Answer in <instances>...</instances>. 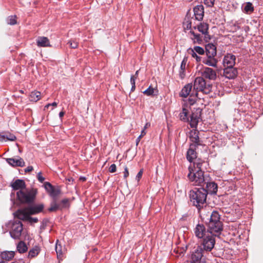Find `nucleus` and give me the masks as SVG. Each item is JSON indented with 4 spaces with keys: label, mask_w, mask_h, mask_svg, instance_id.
Here are the masks:
<instances>
[{
    "label": "nucleus",
    "mask_w": 263,
    "mask_h": 263,
    "mask_svg": "<svg viewBox=\"0 0 263 263\" xmlns=\"http://www.w3.org/2000/svg\"><path fill=\"white\" fill-rule=\"evenodd\" d=\"M207 197V191L203 187L195 188L190 192L191 201L198 209L203 207L205 203Z\"/></svg>",
    "instance_id": "obj_1"
},
{
    "label": "nucleus",
    "mask_w": 263,
    "mask_h": 263,
    "mask_svg": "<svg viewBox=\"0 0 263 263\" xmlns=\"http://www.w3.org/2000/svg\"><path fill=\"white\" fill-rule=\"evenodd\" d=\"M208 227L209 233L213 236L218 235L222 231V224L220 221V215L217 212L213 211L211 213Z\"/></svg>",
    "instance_id": "obj_2"
},
{
    "label": "nucleus",
    "mask_w": 263,
    "mask_h": 263,
    "mask_svg": "<svg viewBox=\"0 0 263 263\" xmlns=\"http://www.w3.org/2000/svg\"><path fill=\"white\" fill-rule=\"evenodd\" d=\"M189 171L187 177L193 184L203 186V184L207 180V177L204 176L203 172L202 170H194L191 165L189 167Z\"/></svg>",
    "instance_id": "obj_3"
},
{
    "label": "nucleus",
    "mask_w": 263,
    "mask_h": 263,
    "mask_svg": "<svg viewBox=\"0 0 263 263\" xmlns=\"http://www.w3.org/2000/svg\"><path fill=\"white\" fill-rule=\"evenodd\" d=\"M36 193L35 189H24L17 192L16 197L21 202L30 203L34 201Z\"/></svg>",
    "instance_id": "obj_4"
},
{
    "label": "nucleus",
    "mask_w": 263,
    "mask_h": 263,
    "mask_svg": "<svg viewBox=\"0 0 263 263\" xmlns=\"http://www.w3.org/2000/svg\"><path fill=\"white\" fill-rule=\"evenodd\" d=\"M192 83L186 84L179 93V96L182 98H186L189 96V102L190 105H193L197 100L198 93L194 89L192 90Z\"/></svg>",
    "instance_id": "obj_5"
},
{
    "label": "nucleus",
    "mask_w": 263,
    "mask_h": 263,
    "mask_svg": "<svg viewBox=\"0 0 263 263\" xmlns=\"http://www.w3.org/2000/svg\"><path fill=\"white\" fill-rule=\"evenodd\" d=\"M193 88L197 93L198 91H201L204 93L208 94L211 90V86L206 84L203 77H198L194 80Z\"/></svg>",
    "instance_id": "obj_6"
},
{
    "label": "nucleus",
    "mask_w": 263,
    "mask_h": 263,
    "mask_svg": "<svg viewBox=\"0 0 263 263\" xmlns=\"http://www.w3.org/2000/svg\"><path fill=\"white\" fill-rule=\"evenodd\" d=\"M204 252L201 246L194 248L191 252V263H205V258L204 256Z\"/></svg>",
    "instance_id": "obj_7"
},
{
    "label": "nucleus",
    "mask_w": 263,
    "mask_h": 263,
    "mask_svg": "<svg viewBox=\"0 0 263 263\" xmlns=\"http://www.w3.org/2000/svg\"><path fill=\"white\" fill-rule=\"evenodd\" d=\"M11 230L9 232L10 236L13 239H19L23 231V224L20 220H15L10 223Z\"/></svg>",
    "instance_id": "obj_8"
},
{
    "label": "nucleus",
    "mask_w": 263,
    "mask_h": 263,
    "mask_svg": "<svg viewBox=\"0 0 263 263\" xmlns=\"http://www.w3.org/2000/svg\"><path fill=\"white\" fill-rule=\"evenodd\" d=\"M215 244V239L214 236L208 234L205 237L203 238V240L200 246H201L204 252H210L213 249Z\"/></svg>",
    "instance_id": "obj_9"
},
{
    "label": "nucleus",
    "mask_w": 263,
    "mask_h": 263,
    "mask_svg": "<svg viewBox=\"0 0 263 263\" xmlns=\"http://www.w3.org/2000/svg\"><path fill=\"white\" fill-rule=\"evenodd\" d=\"M201 110L200 108H197L193 111L190 117V126L191 127H196L201 117Z\"/></svg>",
    "instance_id": "obj_10"
},
{
    "label": "nucleus",
    "mask_w": 263,
    "mask_h": 263,
    "mask_svg": "<svg viewBox=\"0 0 263 263\" xmlns=\"http://www.w3.org/2000/svg\"><path fill=\"white\" fill-rule=\"evenodd\" d=\"M201 74L203 78L210 80H215L217 78V74L215 70L208 67L203 68Z\"/></svg>",
    "instance_id": "obj_11"
},
{
    "label": "nucleus",
    "mask_w": 263,
    "mask_h": 263,
    "mask_svg": "<svg viewBox=\"0 0 263 263\" xmlns=\"http://www.w3.org/2000/svg\"><path fill=\"white\" fill-rule=\"evenodd\" d=\"M197 30L204 35V40L206 42H209L211 40V36L209 34V24L202 22L197 25Z\"/></svg>",
    "instance_id": "obj_12"
},
{
    "label": "nucleus",
    "mask_w": 263,
    "mask_h": 263,
    "mask_svg": "<svg viewBox=\"0 0 263 263\" xmlns=\"http://www.w3.org/2000/svg\"><path fill=\"white\" fill-rule=\"evenodd\" d=\"M194 234L198 238L205 237L208 234H210L208 230L206 231L204 226L203 224H198L194 229Z\"/></svg>",
    "instance_id": "obj_13"
},
{
    "label": "nucleus",
    "mask_w": 263,
    "mask_h": 263,
    "mask_svg": "<svg viewBox=\"0 0 263 263\" xmlns=\"http://www.w3.org/2000/svg\"><path fill=\"white\" fill-rule=\"evenodd\" d=\"M238 74L236 68L233 67H226L223 69V76L227 79H234Z\"/></svg>",
    "instance_id": "obj_14"
},
{
    "label": "nucleus",
    "mask_w": 263,
    "mask_h": 263,
    "mask_svg": "<svg viewBox=\"0 0 263 263\" xmlns=\"http://www.w3.org/2000/svg\"><path fill=\"white\" fill-rule=\"evenodd\" d=\"M236 57L232 53H227L223 59V64L224 67H233L235 64Z\"/></svg>",
    "instance_id": "obj_15"
},
{
    "label": "nucleus",
    "mask_w": 263,
    "mask_h": 263,
    "mask_svg": "<svg viewBox=\"0 0 263 263\" xmlns=\"http://www.w3.org/2000/svg\"><path fill=\"white\" fill-rule=\"evenodd\" d=\"M205 52L208 57H215L217 54L216 47L212 43H209L205 45Z\"/></svg>",
    "instance_id": "obj_16"
},
{
    "label": "nucleus",
    "mask_w": 263,
    "mask_h": 263,
    "mask_svg": "<svg viewBox=\"0 0 263 263\" xmlns=\"http://www.w3.org/2000/svg\"><path fill=\"white\" fill-rule=\"evenodd\" d=\"M208 177H207V180H206V182L203 184L206 185L205 191H207V194L208 193L211 194H216L217 191V185L214 182H209L208 181Z\"/></svg>",
    "instance_id": "obj_17"
},
{
    "label": "nucleus",
    "mask_w": 263,
    "mask_h": 263,
    "mask_svg": "<svg viewBox=\"0 0 263 263\" xmlns=\"http://www.w3.org/2000/svg\"><path fill=\"white\" fill-rule=\"evenodd\" d=\"M195 19L198 21H201L204 16V8L202 5H197L193 9Z\"/></svg>",
    "instance_id": "obj_18"
},
{
    "label": "nucleus",
    "mask_w": 263,
    "mask_h": 263,
    "mask_svg": "<svg viewBox=\"0 0 263 263\" xmlns=\"http://www.w3.org/2000/svg\"><path fill=\"white\" fill-rule=\"evenodd\" d=\"M11 186L14 190H24L26 189V184L23 180L16 179L11 182Z\"/></svg>",
    "instance_id": "obj_19"
},
{
    "label": "nucleus",
    "mask_w": 263,
    "mask_h": 263,
    "mask_svg": "<svg viewBox=\"0 0 263 263\" xmlns=\"http://www.w3.org/2000/svg\"><path fill=\"white\" fill-rule=\"evenodd\" d=\"M189 35H190V39L192 41L193 44H201L202 43V36L200 34L196 33L193 30H191L189 32Z\"/></svg>",
    "instance_id": "obj_20"
},
{
    "label": "nucleus",
    "mask_w": 263,
    "mask_h": 263,
    "mask_svg": "<svg viewBox=\"0 0 263 263\" xmlns=\"http://www.w3.org/2000/svg\"><path fill=\"white\" fill-rule=\"evenodd\" d=\"M7 162L13 166L23 167L25 164L24 160L21 158L18 159L8 158L7 159Z\"/></svg>",
    "instance_id": "obj_21"
},
{
    "label": "nucleus",
    "mask_w": 263,
    "mask_h": 263,
    "mask_svg": "<svg viewBox=\"0 0 263 263\" xmlns=\"http://www.w3.org/2000/svg\"><path fill=\"white\" fill-rule=\"evenodd\" d=\"M202 62L209 66L217 67L218 61L215 57H207L203 58Z\"/></svg>",
    "instance_id": "obj_22"
},
{
    "label": "nucleus",
    "mask_w": 263,
    "mask_h": 263,
    "mask_svg": "<svg viewBox=\"0 0 263 263\" xmlns=\"http://www.w3.org/2000/svg\"><path fill=\"white\" fill-rule=\"evenodd\" d=\"M15 216L18 219L23 220H27L29 215H31L28 212V208L26 210H18L15 214Z\"/></svg>",
    "instance_id": "obj_23"
},
{
    "label": "nucleus",
    "mask_w": 263,
    "mask_h": 263,
    "mask_svg": "<svg viewBox=\"0 0 263 263\" xmlns=\"http://www.w3.org/2000/svg\"><path fill=\"white\" fill-rule=\"evenodd\" d=\"M36 44L39 47H50L48 39L44 36H40L36 40Z\"/></svg>",
    "instance_id": "obj_24"
},
{
    "label": "nucleus",
    "mask_w": 263,
    "mask_h": 263,
    "mask_svg": "<svg viewBox=\"0 0 263 263\" xmlns=\"http://www.w3.org/2000/svg\"><path fill=\"white\" fill-rule=\"evenodd\" d=\"M190 139L196 146L201 144V141L199 139L198 133L196 131H192L190 133Z\"/></svg>",
    "instance_id": "obj_25"
},
{
    "label": "nucleus",
    "mask_w": 263,
    "mask_h": 263,
    "mask_svg": "<svg viewBox=\"0 0 263 263\" xmlns=\"http://www.w3.org/2000/svg\"><path fill=\"white\" fill-rule=\"evenodd\" d=\"M187 62V59L184 58L181 62L180 68L179 72V77L181 79H183L185 77V70L186 67V64Z\"/></svg>",
    "instance_id": "obj_26"
},
{
    "label": "nucleus",
    "mask_w": 263,
    "mask_h": 263,
    "mask_svg": "<svg viewBox=\"0 0 263 263\" xmlns=\"http://www.w3.org/2000/svg\"><path fill=\"white\" fill-rule=\"evenodd\" d=\"M43 208L44 205L43 204H39L33 206H30L28 207V212L31 215L35 214L41 212L43 210Z\"/></svg>",
    "instance_id": "obj_27"
},
{
    "label": "nucleus",
    "mask_w": 263,
    "mask_h": 263,
    "mask_svg": "<svg viewBox=\"0 0 263 263\" xmlns=\"http://www.w3.org/2000/svg\"><path fill=\"white\" fill-rule=\"evenodd\" d=\"M196 158V153L195 151L190 147L186 153V158L190 162H192Z\"/></svg>",
    "instance_id": "obj_28"
},
{
    "label": "nucleus",
    "mask_w": 263,
    "mask_h": 263,
    "mask_svg": "<svg viewBox=\"0 0 263 263\" xmlns=\"http://www.w3.org/2000/svg\"><path fill=\"white\" fill-rule=\"evenodd\" d=\"M16 139V137L11 134L7 133L4 135H0V141L3 142L4 141H14Z\"/></svg>",
    "instance_id": "obj_29"
},
{
    "label": "nucleus",
    "mask_w": 263,
    "mask_h": 263,
    "mask_svg": "<svg viewBox=\"0 0 263 263\" xmlns=\"http://www.w3.org/2000/svg\"><path fill=\"white\" fill-rule=\"evenodd\" d=\"M41 99V93L37 91H34L31 92L29 96L30 101L36 102Z\"/></svg>",
    "instance_id": "obj_30"
},
{
    "label": "nucleus",
    "mask_w": 263,
    "mask_h": 263,
    "mask_svg": "<svg viewBox=\"0 0 263 263\" xmlns=\"http://www.w3.org/2000/svg\"><path fill=\"white\" fill-rule=\"evenodd\" d=\"M143 93L147 96H155L157 95L158 90L150 86Z\"/></svg>",
    "instance_id": "obj_31"
},
{
    "label": "nucleus",
    "mask_w": 263,
    "mask_h": 263,
    "mask_svg": "<svg viewBox=\"0 0 263 263\" xmlns=\"http://www.w3.org/2000/svg\"><path fill=\"white\" fill-rule=\"evenodd\" d=\"M180 119L181 121L184 122L189 121V118L188 117V110L185 108H182V111L179 114Z\"/></svg>",
    "instance_id": "obj_32"
},
{
    "label": "nucleus",
    "mask_w": 263,
    "mask_h": 263,
    "mask_svg": "<svg viewBox=\"0 0 263 263\" xmlns=\"http://www.w3.org/2000/svg\"><path fill=\"white\" fill-rule=\"evenodd\" d=\"M27 249L26 245L23 241H20L17 246V250L21 253H23L26 252Z\"/></svg>",
    "instance_id": "obj_33"
},
{
    "label": "nucleus",
    "mask_w": 263,
    "mask_h": 263,
    "mask_svg": "<svg viewBox=\"0 0 263 263\" xmlns=\"http://www.w3.org/2000/svg\"><path fill=\"white\" fill-rule=\"evenodd\" d=\"M55 249L57 254V257L58 258H60L62 255V246L58 240L57 241Z\"/></svg>",
    "instance_id": "obj_34"
},
{
    "label": "nucleus",
    "mask_w": 263,
    "mask_h": 263,
    "mask_svg": "<svg viewBox=\"0 0 263 263\" xmlns=\"http://www.w3.org/2000/svg\"><path fill=\"white\" fill-rule=\"evenodd\" d=\"M14 257V253L13 252H4L2 253V257L3 259H5L6 260H9L11 259Z\"/></svg>",
    "instance_id": "obj_35"
},
{
    "label": "nucleus",
    "mask_w": 263,
    "mask_h": 263,
    "mask_svg": "<svg viewBox=\"0 0 263 263\" xmlns=\"http://www.w3.org/2000/svg\"><path fill=\"white\" fill-rule=\"evenodd\" d=\"M243 11L245 13L250 14L254 11V8L252 3L247 2L244 7Z\"/></svg>",
    "instance_id": "obj_36"
},
{
    "label": "nucleus",
    "mask_w": 263,
    "mask_h": 263,
    "mask_svg": "<svg viewBox=\"0 0 263 263\" xmlns=\"http://www.w3.org/2000/svg\"><path fill=\"white\" fill-rule=\"evenodd\" d=\"M202 163L203 161L202 160L198 159L194 162L193 165L192 164L190 165H191L194 170L196 169L197 170H201Z\"/></svg>",
    "instance_id": "obj_37"
},
{
    "label": "nucleus",
    "mask_w": 263,
    "mask_h": 263,
    "mask_svg": "<svg viewBox=\"0 0 263 263\" xmlns=\"http://www.w3.org/2000/svg\"><path fill=\"white\" fill-rule=\"evenodd\" d=\"M61 209V205L57 203L55 201H53L50 205V207L48 209L49 211L53 212Z\"/></svg>",
    "instance_id": "obj_38"
},
{
    "label": "nucleus",
    "mask_w": 263,
    "mask_h": 263,
    "mask_svg": "<svg viewBox=\"0 0 263 263\" xmlns=\"http://www.w3.org/2000/svg\"><path fill=\"white\" fill-rule=\"evenodd\" d=\"M49 193L52 198H55L60 194V191L59 189H55L54 187H53L51 190L49 191Z\"/></svg>",
    "instance_id": "obj_39"
},
{
    "label": "nucleus",
    "mask_w": 263,
    "mask_h": 263,
    "mask_svg": "<svg viewBox=\"0 0 263 263\" xmlns=\"http://www.w3.org/2000/svg\"><path fill=\"white\" fill-rule=\"evenodd\" d=\"M39 250L37 248H34L31 249L28 253V257L30 258L34 257L38 255Z\"/></svg>",
    "instance_id": "obj_40"
},
{
    "label": "nucleus",
    "mask_w": 263,
    "mask_h": 263,
    "mask_svg": "<svg viewBox=\"0 0 263 263\" xmlns=\"http://www.w3.org/2000/svg\"><path fill=\"white\" fill-rule=\"evenodd\" d=\"M16 15L9 16L7 19V24L10 25H14L17 23Z\"/></svg>",
    "instance_id": "obj_41"
},
{
    "label": "nucleus",
    "mask_w": 263,
    "mask_h": 263,
    "mask_svg": "<svg viewBox=\"0 0 263 263\" xmlns=\"http://www.w3.org/2000/svg\"><path fill=\"white\" fill-rule=\"evenodd\" d=\"M190 50L194 51L196 53H198L199 54H204L205 51L204 49L200 46H195L193 49H190Z\"/></svg>",
    "instance_id": "obj_42"
},
{
    "label": "nucleus",
    "mask_w": 263,
    "mask_h": 263,
    "mask_svg": "<svg viewBox=\"0 0 263 263\" xmlns=\"http://www.w3.org/2000/svg\"><path fill=\"white\" fill-rule=\"evenodd\" d=\"M190 54L192 55V57L195 58L197 62H202L203 58L200 56H198L196 52L194 51L190 50H189Z\"/></svg>",
    "instance_id": "obj_43"
},
{
    "label": "nucleus",
    "mask_w": 263,
    "mask_h": 263,
    "mask_svg": "<svg viewBox=\"0 0 263 263\" xmlns=\"http://www.w3.org/2000/svg\"><path fill=\"white\" fill-rule=\"evenodd\" d=\"M59 204V205H61V209L66 208L68 205V199H64Z\"/></svg>",
    "instance_id": "obj_44"
},
{
    "label": "nucleus",
    "mask_w": 263,
    "mask_h": 263,
    "mask_svg": "<svg viewBox=\"0 0 263 263\" xmlns=\"http://www.w3.org/2000/svg\"><path fill=\"white\" fill-rule=\"evenodd\" d=\"M44 187L45 190L49 193V191L51 190L54 186L49 182H45L44 183Z\"/></svg>",
    "instance_id": "obj_45"
},
{
    "label": "nucleus",
    "mask_w": 263,
    "mask_h": 263,
    "mask_svg": "<svg viewBox=\"0 0 263 263\" xmlns=\"http://www.w3.org/2000/svg\"><path fill=\"white\" fill-rule=\"evenodd\" d=\"M215 0H204V4L209 7H212L214 5Z\"/></svg>",
    "instance_id": "obj_46"
},
{
    "label": "nucleus",
    "mask_w": 263,
    "mask_h": 263,
    "mask_svg": "<svg viewBox=\"0 0 263 263\" xmlns=\"http://www.w3.org/2000/svg\"><path fill=\"white\" fill-rule=\"evenodd\" d=\"M68 44L72 48H76L78 46V42L75 41L70 40L68 41Z\"/></svg>",
    "instance_id": "obj_47"
},
{
    "label": "nucleus",
    "mask_w": 263,
    "mask_h": 263,
    "mask_svg": "<svg viewBox=\"0 0 263 263\" xmlns=\"http://www.w3.org/2000/svg\"><path fill=\"white\" fill-rule=\"evenodd\" d=\"M26 221H29L31 223H36L38 221V219L35 217H34V218L31 217L30 216V215H29Z\"/></svg>",
    "instance_id": "obj_48"
},
{
    "label": "nucleus",
    "mask_w": 263,
    "mask_h": 263,
    "mask_svg": "<svg viewBox=\"0 0 263 263\" xmlns=\"http://www.w3.org/2000/svg\"><path fill=\"white\" fill-rule=\"evenodd\" d=\"M37 178L38 180L41 183H43L45 180V178L42 176V173L41 172L37 173Z\"/></svg>",
    "instance_id": "obj_49"
},
{
    "label": "nucleus",
    "mask_w": 263,
    "mask_h": 263,
    "mask_svg": "<svg viewBox=\"0 0 263 263\" xmlns=\"http://www.w3.org/2000/svg\"><path fill=\"white\" fill-rule=\"evenodd\" d=\"M109 172L110 173H114L116 171V165L115 164H112L109 167Z\"/></svg>",
    "instance_id": "obj_50"
},
{
    "label": "nucleus",
    "mask_w": 263,
    "mask_h": 263,
    "mask_svg": "<svg viewBox=\"0 0 263 263\" xmlns=\"http://www.w3.org/2000/svg\"><path fill=\"white\" fill-rule=\"evenodd\" d=\"M142 174H143V170L142 169L137 174V175L136 176V179L138 180H139L141 178Z\"/></svg>",
    "instance_id": "obj_51"
},
{
    "label": "nucleus",
    "mask_w": 263,
    "mask_h": 263,
    "mask_svg": "<svg viewBox=\"0 0 263 263\" xmlns=\"http://www.w3.org/2000/svg\"><path fill=\"white\" fill-rule=\"evenodd\" d=\"M136 79V77H135L134 76H132L130 77V83L132 85H135V80Z\"/></svg>",
    "instance_id": "obj_52"
},
{
    "label": "nucleus",
    "mask_w": 263,
    "mask_h": 263,
    "mask_svg": "<svg viewBox=\"0 0 263 263\" xmlns=\"http://www.w3.org/2000/svg\"><path fill=\"white\" fill-rule=\"evenodd\" d=\"M33 170V168L32 166H28L25 170V172L26 173L27 172H31L32 170Z\"/></svg>",
    "instance_id": "obj_53"
},
{
    "label": "nucleus",
    "mask_w": 263,
    "mask_h": 263,
    "mask_svg": "<svg viewBox=\"0 0 263 263\" xmlns=\"http://www.w3.org/2000/svg\"><path fill=\"white\" fill-rule=\"evenodd\" d=\"M128 175H129V173L128 171V169H127V167H126L124 169V178H126Z\"/></svg>",
    "instance_id": "obj_54"
},
{
    "label": "nucleus",
    "mask_w": 263,
    "mask_h": 263,
    "mask_svg": "<svg viewBox=\"0 0 263 263\" xmlns=\"http://www.w3.org/2000/svg\"><path fill=\"white\" fill-rule=\"evenodd\" d=\"M192 28V23L191 22H187V24H186V27H185V29H191Z\"/></svg>",
    "instance_id": "obj_55"
},
{
    "label": "nucleus",
    "mask_w": 263,
    "mask_h": 263,
    "mask_svg": "<svg viewBox=\"0 0 263 263\" xmlns=\"http://www.w3.org/2000/svg\"><path fill=\"white\" fill-rule=\"evenodd\" d=\"M144 129H143L141 131V135H140L142 137H143L146 134V132Z\"/></svg>",
    "instance_id": "obj_56"
},
{
    "label": "nucleus",
    "mask_w": 263,
    "mask_h": 263,
    "mask_svg": "<svg viewBox=\"0 0 263 263\" xmlns=\"http://www.w3.org/2000/svg\"><path fill=\"white\" fill-rule=\"evenodd\" d=\"M64 114H65L64 111H62L60 112V113H59L60 118H62L64 116Z\"/></svg>",
    "instance_id": "obj_57"
},
{
    "label": "nucleus",
    "mask_w": 263,
    "mask_h": 263,
    "mask_svg": "<svg viewBox=\"0 0 263 263\" xmlns=\"http://www.w3.org/2000/svg\"><path fill=\"white\" fill-rule=\"evenodd\" d=\"M141 138H142V137H141V136H139L137 138V139H136V145H137L138 144V143H139V142H140V139H141Z\"/></svg>",
    "instance_id": "obj_58"
},
{
    "label": "nucleus",
    "mask_w": 263,
    "mask_h": 263,
    "mask_svg": "<svg viewBox=\"0 0 263 263\" xmlns=\"http://www.w3.org/2000/svg\"><path fill=\"white\" fill-rule=\"evenodd\" d=\"M149 126H150V123L147 122L145 124V126H144L143 129H144L145 130Z\"/></svg>",
    "instance_id": "obj_59"
},
{
    "label": "nucleus",
    "mask_w": 263,
    "mask_h": 263,
    "mask_svg": "<svg viewBox=\"0 0 263 263\" xmlns=\"http://www.w3.org/2000/svg\"><path fill=\"white\" fill-rule=\"evenodd\" d=\"M136 85H132L131 91H134L135 90Z\"/></svg>",
    "instance_id": "obj_60"
},
{
    "label": "nucleus",
    "mask_w": 263,
    "mask_h": 263,
    "mask_svg": "<svg viewBox=\"0 0 263 263\" xmlns=\"http://www.w3.org/2000/svg\"><path fill=\"white\" fill-rule=\"evenodd\" d=\"M139 70H137L135 72V77H136V78H137L138 76V74H139Z\"/></svg>",
    "instance_id": "obj_61"
},
{
    "label": "nucleus",
    "mask_w": 263,
    "mask_h": 263,
    "mask_svg": "<svg viewBox=\"0 0 263 263\" xmlns=\"http://www.w3.org/2000/svg\"><path fill=\"white\" fill-rule=\"evenodd\" d=\"M51 104V106H57V103L54 102H53L52 103L50 104Z\"/></svg>",
    "instance_id": "obj_62"
},
{
    "label": "nucleus",
    "mask_w": 263,
    "mask_h": 263,
    "mask_svg": "<svg viewBox=\"0 0 263 263\" xmlns=\"http://www.w3.org/2000/svg\"><path fill=\"white\" fill-rule=\"evenodd\" d=\"M50 106H51V104H47V105L45 106V108H48V107H49Z\"/></svg>",
    "instance_id": "obj_63"
},
{
    "label": "nucleus",
    "mask_w": 263,
    "mask_h": 263,
    "mask_svg": "<svg viewBox=\"0 0 263 263\" xmlns=\"http://www.w3.org/2000/svg\"><path fill=\"white\" fill-rule=\"evenodd\" d=\"M0 263H7L6 261H2L0 262Z\"/></svg>",
    "instance_id": "obj_64"
}]
</instances>
